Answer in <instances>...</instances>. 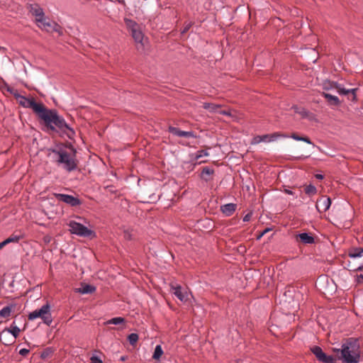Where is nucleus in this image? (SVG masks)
I'll use <instances>...</instances> for the list:
<instances>
[{
    "label": "nucleus",
    "instance_id": "29",
    "mask_svg": "<svg viewBox=\"0 0 363 363\" xmlns=\"http://www.w3.org/2000/svg\"><path fill=\"white\" fill-rule=\"evenodd\" d=\"M266 141H267V136H263V135H257L252 139L251 145H257L261 142H266Z\"/></svg>",
    "mask_w": 363,
    "mask_h": 363
},
{
    "label": "nucleus",
    "instance_id": "21",
    "mask_svg": "<svg viewBox=\"0 0 363 363\" xmlns=\"http://www.w3.org/2000/svg\"><path fill=\"white\" fill-rule=\"evenodd\" d=\"M222 106L220 104H216L213 103H203V108L204 109L208 110L211 113H216L218 112V108H220Z\"/></svg>",
    "mask_w": 363,
    "mask_h": 363
},
{
    "label": "nucleus",
    "instance_id": "11",
    "mask_svg": "<svg viewBox=\"0 0 363 363\" xmlns=\"http://www.w3.org/2000/svg\"><path fill=\"white\" fill-rule=\"evenodd\" d=\"M168 131L178 137H184V138H196L197 135L193 131H184L182 130L177 128L169 126L168 128Z\"/></svg>",
    "mask_w": 363,
    "mask_h": 363
},
{
    "label": "nucleus",
    "instance_id": "1",
    "mask_svg": "<svg viewBox=\"0 0 363 363\" xmlns=\"http://www.w3.org/2000/svg\"><path fill=\"white\" fill-rule=\"evenodd\" d=\"M9 91L16 99L19 105L23 108H32L38 114L40 118L44 121L47 127L52 130L57 128L65 133L69 138H72L75 133L65 122V119L60 116L55 110L47 109L41 103H36L33 98H27L18 94L17 90L8 87Z\"/></svg>",
    "mask_w": 363,
    "mask_h": 363
},
{
    "label": "nucleus",
    "instance_id": "13",
    "mask_svg": "<svg viewBox=\"0 0 363 363\" xmlns=\"http://www.w3.org/2000/svg\"><path fill=\"white\" fill-rule=\"evenodd\" d=\"M173 291V294L182 302H185L188 300V294L186 291H183L181 286H171Z\"/></svg>",
    "mask_w": 363,
    "mask_h": 363
},
{
    "label": "nucleus",
    "instance_id": "27",
    "mask_svg": "<svg viewBox=\"0 0 363 363\" xmlns=\"http://www.w3.org/2000/svg\"><path fill=\"white\" fill-rule=\"evenodd\" d=\"M163 354V350L161 345H158L155 347V351L152 355V358L155 360H159Z\"/></svg>",
    "mask_w": 363,
    "mask_h": 363
},
{
    "label": "nucleus",
    "instance_id": "17",
    "mask_svg": "<svg viewBox=\"0 0 363 363\" xmlns=\"http://www.w3.org/2000/svg\"><path fill=\"white\" fill-rule=\"evenodd\" d=\"M297 239L298 238L300 241L303 244H313L315 242L314 238L308 233H299L296 235Z\"/></svg>",
    "mask_w": 363,
    "mask_h": 363
},
{
    "label": "nucleus",
    "instance_id": "15",
    "mask_svg": "<svg viewBox=\"0 0 363 363\" xmlns=\"http://www.w3.org/2000/svg\"><path fill=\"white\" fill-rule=\"evenodd\" d=\"M20 329L18 326L12 324L9 328H5L0 334V339L1 340L2 336L6 333L12 334L13 340L19 335Z\"/></svg>",
    "mask_w": 363,
    "mask_h": 363
},
{
    "label": "nucleus",
    "instance_id": "44",
    "mask_svg": "<svg viewBox=\"0 0 363 363\" xmlns=\"http://www.w3.org/2000/svg\"><path fill=\"white\" fill-rule=\"evenodd\" d=\"M1 244L3 245V246L4 247L6 245H7V244L10 243V242H9V239L7 238V239H6L5 240H4L3 242H1Z\"/></svg>",
    "mask_w": 363,
    "mask_h": 363
},
{
    "label": "nucleus",
    "instance_id": "9",
    "mask_svg": "<svg viewBox=\"0 0 363 363\" xmlns=\"http://www.w3.org/2000/svg\"><path fill=\"white\" fill-rule=\"evenodd\" d=\"M54 196L57 200L64 202L72 207L78 206L82 203V201L79 198L74 197L72 195L65 194H54Z\"/></svg>",
    "mask_w": 363,
    "mask_h": 363
},
{
    "label": "nucleus",
    "instance_id": "10",
    "mask_svg": "<svg viewBox=\"0 0 363 363\" xmlns=\"http://www.w3.org/2000/svg\"><path fill=\"white\" fill-rule=\"evenodd\" d=\"M323 88L324 90H330V89H336L337 92L340 94H347L348 92H353L354 90L351 91H345V88L341 85L340 84L330 81L325 80L323 83Z\"/></svg>",
    "mask_w": 363,
    "mask_h": 363
},
{
    "label": "nucleus",
    "instance_id": "23",
    "mask_svg": "<svg viewBox=\"0 0 363 363\" xmlns=\"http://www.w3.org/2000/svg\"><path fill=\"white\" fill-rule=\"evenodd\" d=\"M351 90H354V91L348 92L347 94H340V95L347 96L348 100L355 102V101H357V91L358 90V88L345 89V91H351Z\"/></svg>",
    "mask_w": 363,
    "mask_h": 363
},
{
    "label": "nucleus",
    "instance_id": "18",
    "mask_svg": "<svg viewBox=\"0 0 363 363\" xmlns=\"http://www.w3.org/2000/svg\"><path fill=\"white\" fill-rule=\"evenodd\" d=\"M347 255L352 259L363 257V247H351L348 250Z\"/></svg>",
    "mask_w": 363,
    "mask_h": 363
},
{
    "label": "nucleus",
    "instance_id": "32",
    "mask_svg": "<svg viewBox=\"0 0 363 363\" xmlns=\"http://www.w3.org/2000/svg\"><path fill=\"white\" fill-rule=\"evenodd\" d=\"M138 338L137 333H131L128 336V340L131 345H134L138 342Z\"/></svg>",
    "mask_w": 363,
    "mask_h": 363
},
{
    "label": "nucleus",
    "instance_id": "42",
    "mask_svg": "<svg viewBox=\"0 0 363 363\" xmlns=\"http://www.w3.org/2000/svg\"><path fill=\"white\" fill-rule=\"evenodd\" d=\"M251 216L252 214L251 213H247V215H245L243 218V221L244 222H247L250 220V218H251Z\"/></svg>",
    "mask_w": 363,
    "mask_h": 363
},
{
    "label": "nucleus",
    "instance_id": "40",
    "mask_svg": "<svg viewBox=\"0 0 363 363\" xmlns=\"http://www.w3.org/2000/svg\"><path fill=\"white\" fill-rule=\"evenodd\" d=\"M218 113L221 115H224V116H231V113H230V110H223V111H218Z\"/></svg>",
    "mask_w": 363,
    "mask_h": 363
},
{
    "label": "nucleus",
    "instance_id": "5",
    "mask_svg": "<svg viewBox=\"0 0 363 363\" xmlns=\"http://www.w3.org/2000/svg\"><path fill=\"white\" fill-rule=\"evenodd\" d=\"M37 26L43 30L47 32H56L60 35H62V27L57 24V23L50 21L48 17H46L45 13L41 18H37L35 20Z\"/></svg>",
    "mask_w": 363,
    "mask_h": 363
},
{
    "label": "nucleus",
    "instance_id": "37",
    "mask_svg": "<svg viewBox=\"0 0 363 363\" xmlns=\"http://www.w3.org/2000/svg\"><path fill=\"white\" fill-rule=\"evenodd\" d=\"M29 350L23 348L20 350L19 354L22 356H26L29 353Z\"/></svg>",
    "mask_w": 363,
    "mask_h": 363
},
{
    "label": "nucleus",
    "instance_id": "35",
    "mask_svg": "<svg viewBox=\"0 0 363 363\" xmlns=\"http://www.w3.org/2000/svg\"><path fill=\"white\" fill-rule=\"evenodd\" d=\"M51 352H52L51 349H50V348H47V349H45V350L41 353L40 357H41L42 358H44V359H45V358H46V357H48L51 354Z\"/></svg>",
    "mask_w": 363,
    "mask_h": 363
},
{
    "label": "nucleus",
    "instance_id": "39",
    "mask_svg": "<svg viewBox=\"0 0 363 363\" xmlns=\"http://www.w3.org/2000/svg\"><path fill=\"white\" fill-rule=\"evenodd\" d=\"M356 282L359 284L363 283V274H359L357 276Z\"/></svg>",
    "mask_w": 363,
    "mask_h": 363
},
{
    "label": "nucleus",
    "instance_id": "6",
    "mask_svg": "<svg viewBox=\"0 0 363 363\" xmlns=\"http://www.w3.org/2000/svg\"><path fill=\"white\" fill-rule=\"evenodd\" d=\"M68 226L69 227V231L72 234H74L84 238L96 237V233L94 231L89 229L84 225L74 220H70L68 223Z\"/></svg>",
    "mask_w": 363,
    "mask_h": 363
},
{
    "label": "nucleus",
    "instance_id": "45",
    "mask_svg": "<svg viewBox=\"0 0 363 363\" xmlns=\"http://www.w3.org/2000/svg\"><path fill=\"white\" fill-rule=\"evenodd\" d=\"M333 350L335 353H337V354L340 353L341 354V348L340 349L333 348Z\"/></svg>",
    "mask_w": 363,
    "mask_h": 363
},
{
    "label": "nucleus",
    "instance_id": "24",
    "mask_svg": "<svg viewBox=\"0 0 363 363\" xmlns=\"http://www.w3.org/2000/svg\"><path fill=\"white\" fill-rule=\"evenodd\" d=\"M96 288L90 284H84L82 285L80 289H79V292L82 294H91L94 292Z\"/></svg>",
    "mask_w": 363,
    "mask_h": 363
},
{
    "label": "nucleus",
    "instance_id": "41",
    "mask_svg": "<svg viewBox=\"0 0 363 363\" xmlns=\"http://www.w3.org/2000/svg\"><path fill=\"white\" fill-rule=\"evenodd\" d=\"M124 238L126 239V240H131V234L128 232V231H125L124 232Z\"/></svg>",
    "mask_w": 363,
    "mask_h": 363
},
{
    "label": "nucleus",
    "instance_id": "20",
    "mask_svg": "<svg viewBox=\"0 0 363 363\" xmlns=\"http://www.w3.org/2000/svg\"><path fill=\"white\" fill-rule=\"evenodd\" d=\"M30 11L35 16V20L38 18H41L45 13L43 9L37 4L31 6Z\"/></svg>",
    "mask_w": 363,
    "mask_h": 363
},
{
    "label": "nucleus",
    "instance_id": "48",
    "mask_svg": "<svg viewBox=\"0 0 363 363\" xmlns=\"http://www.w3.org/2000/svg\"><path fill=\"white\" fill-rule=\"evenodd\" d=\"M121 361H124V360L125 359V358L124 357H122L121 358Z\"/></svg>",
    "mask_w": 363,
    "mask_h": 363
},
{
    "label": "nucleus",
    "instance_id": "30",
    "mask_svg": "<svg viewBox=\"0 0 363 363\" xmlns=\"http://www.w3.org/2000/svg\"><path fill=\"white\" fill-rule=\"evenodd\" d=\"M125 323V319L122 317H116L107 321V324L119 325Z\"/></svg>",
    "mask_w": 363,
    "mask_h": 363
},
{
    "label": "nucleus",
    "instance_id": "3",
    "mask_svg": "<svg viewBox=\"0 0 363 363\" xmlns=\"http://www.w3.org/2000/svg\"><path fill=\"white\" fill-rule=\"evenodd\" d=\"M361 349L357 338L349 337L341 346V355L337 359L342 363H359L360 362Z\"/></svg>",
    "mask_w": 363,
    "mask_h": 363
},
{
    "label": "nucleus",
    "instance_id": "19",
    "mask_svg": "<svg viewBox=\"0 0 363 363\" xmlns=\"http://www.w3.org/2000/svg\"><path fill=\"white\" fill-rule=\"evenodd\" d=\"M322 95L326 99L328 103L332 106H339L340 101L338 97L330 94L323 92Z\"/></svg>",
    "mask_w": 363,
    "mask_h": 363
},
{
    "label": "nucleus",
    "instance_id": "28",
    "mask_svg": "<svg viewBox=\"0 0 363 363\" xmlns=\"http://www.w3.org/2000/svg\"><path fill=\"white\" fill-rule=\"evenodd\" d=\"M291 138L297 141H303L308 144H313L312 141L308 137H301L295 133L291 135Z\"/></svg>",
    "mask_w": 363,
    "mask_h": 363
},
{
    "label": "nucleus",
    "instance_id": "49",
    "mask_svg": "<svg viewBox=\"0 0 363 363\" xmlns=\"http://www.w3.org/2000/svg\"><path fill=\"white\" fill-rule=\"evenodd\" d=\"M3 245L0 242V250L3 247Z\"/></svg>",
    "mask_w": 363,
    "mask_h": 363
},
{
    "label": "nucleus",
    "instance_id": "22",
    "mask_svg": "<svg viewBox=\"0 0 363 363\" xmlns=\"http://www.w3.org/2000/svg\"><path fill=\"white\" fill-rule=\"evenodd\" d=\"M291 108L294 109L295 113L299 114L303 118L309 116L310 113L304 108L293 106Z\"/></svg>",
    "mask_w": 363,
    "mask_h": 363
},
{
    "label": "nucleus",
    "instance_id": "16",
    "mask_svg": "<svg viewBox=\"0 0 363 363\" xmlns=\"http://www.w3.org/2000/svg\"><path fill=\"white\" fill-rule=\"evenodd\" d=\"M235 210L236 204L232 203L225 204L220 207L221 212L226 216L233 215Z\"/></svg>",
    "mask_w": 363,
    "mask_h": 363
},
{
    "label": "nucleus",
    "instance_id": "8",
    "mask_svg": "<svg viewBox=\"0 0 363 363\" xmlns=\"http://www.w3.org/2000/svg\"><path fill=\"white\" fill-rule=\"evenodd\" d=\"M311 352L315 355L318 361L322 363H335L336 358L332 355H327L319 346H313L311 347Z\"/></svg>",
    "mask_w": 363,
    "mask_h": 363
},
{
    "label": "nucleus",
    "instance_id": "36",
    "mask_svg": "<svg viewBox=\"0 0 363 363\" xmlns=\"http://www.w3.org/2000/svg\"><path fill=\"white\" fill-rule=\"evenodd\" d=\"M90 359L91 363H103L101 358L97 356H92Z\"/></svg>",
    "mask_w": 363,
    "mask_h": 363
},
{
    "label": "nucleus",
    "instance_id": "14",
    "mask_svg": "<svg viewBox=\"0 0 363 363\" xmlns=\"http://www.w3.org/2000/svg\"><path fill=\"white\" fill-rule=\"evenodd\" d=\"M214 172V169L213 167H204L201 170L200 177L201 179L206 182L211 181L213 179L212 176L213 175Z\"/></svg>",
    "mask_w": 363,
    "mask_h": 363
},
{
    "label": "nucleus",
    "instance_id": "33",
    "mask_svg": "<svg viewBox=\"0 0 363 363\" xmlns=\"http://www.w3.org/2000/svg\"><path fill=\"white\" fill-rule=\"evenodd\" d=\"M23 238V235H12L9 238H8L10 243L11 242H18L20 240H21Z\"/></svg>",
    "mask_w": 363,
    "mask_h": 363
},
{
    "label": "nucleus",
    "instance_id": "12",
    "mask_svg": "<svg viewBox=\"0 0 363 363\" xmlns=\"http://www.w3.org/2000/svg\"><path fill=\"white\" fill-rule=\"evenodd\" d=\"M331 205V200L329 197L323 196L316 202L315 208L319 212L327 211Z\"/></svg>",
    "mask_w": 363,
    "mask_h": 363
},
{
    "label": "nucleus",
    "instance_id": "47",
    "mask_svg": "<svg viewBox=\"0 0 363 363\" xmlns=\"http://www.w3.org/2000/svg\"><path fill=\"white\" fill-rule=\"evenodd\" d=\"M188 30V28H184V30L182 33H185Z\"/></svg>",
    "mask_w": 363,
    "mask_h": 363
},
{
    "label": "nucleus",
    "instance_id": "25",
    "mask_svg": "<svg viewBox=\"0 0 363 363\" xmlns=\"http://www.w3.org/2000/svg\"><path fill=\"white\" fill-rule=\"evenodd\" d=\"M263 136H267V141L265 143L275 141L276 140H277L279 138L286 137V135H282L279 133H274L272 134H266V135H263Z\"/></svg>",
    "mask_w": 363,
    "mask_h": 363
},
{
    "label": "nucleus",
    "instance_id": "26",
    "mask_svg": "<svg viewBox=\"0 0 363 363\" xmlns=\"http://www.w3.org/2000/svg\"><path fill=\"white\" fill-rule=\"evenodd\" d=\"M13 306H6L0 311V317L4 318H8L12 311Z\"/></svg>",
    "mask_w": 363,
    "mask_h": 363
},
{
    "label": "nucleus",
    "instance_id": "34",
    "mask_svg": "<svg viewBox=\"0 0 363 363\" xmlns=\"http://www.w3.org/2000/svg\"><path fill=\"white\" fill-rule=\"evenodd\" d=\"M208 155L209 154L206 150H199L196 152L195 158H196V160H198L200 157H202L203 156H208Z\"/></svg>",
    "mask_w": 363,
    "mask_h": 363
},
{
    "label": "nucleus",
    "instance_id": "7",
    "mask_svg": "<svg viewBox=\"0 0 363 363\" xmlns=\"http://www.w3.org/2000/svg\"><path fill=\"white\" fill-rule=\"evenodd\" d=\"M125 26L130 32L132 37L136 43H142L144 34L141 30L140 26L137 22L130 18H124Z\"/></svg>",
    "mask_w": 363,
    "mask_h": 363
},
{
    "label": "nucleus",
    "instance_id": "4",
    "mask_svg": "<svg viewBox=\"0 0 363 363\" xmlns=\"http://www.w3.org/2000/svg\"><path fill=\"white\" fill-rule=\"evenodd\" d=\"M40 318L43 323L50 326L52 322V318L50 313V306L48 303L43 305L40 308L30 312L28 315V319L33 320Z\"/></svg>",
    "mask_w": 363,
    "mask_h": 363
},
{
    "label": "nucleus",
    "instance_id": "46",
    "mask_svg": "<svg viewBox=\"0 0 363 363\" xmlns=\"http://www.w3.org/2000/svg\"><path fill=\"white\" fill-rule=\"evenodd\" d=\"M286 193L288 194H293V192L291 190H286Z\"/></svg>",
    "mask_w": 363,
    "mask_h": 363
},
{
    "label": "nucleus",
    "instance_id": "2",
    "mask_svg": "<svg viewBox=\"0 0 363 363\" xmlns=\"http://www.w3.org/2000/svg\"><path fill=\"white\" fill-rule=\"evenodd\" d=\"M50 151L53 154V160L58 167H60L65 171L71 172L78 168L79 161L77 159V151L70 145L57 146Z\"/></svg>",
    "mask_w": 363,
    "mask_h": 363
},
{
    "label": "nucleus",
    "instance_id": "43",
    "mask_svg": "<svg viewBox=\"0 0 363 363\" xmlns=\"http://www.w3.org/2000/svg\"><path fill=\"white\" fill-rule=\"evenodd\" d=\"M315 178L318 179H323L324 178L323 175V174H315Z\"/></svg>",
    "mask_w": 363,
    "mask_h": 363
},
{
    "label": "nucleus",
    "instance_id": "38",
    "mask_svg": "<svg viewBox=\"0 0 363 363\" xmlns=\"http://www.w3.org/2000/svg\"><path fill=\"white\" fill-rule=\"evenodd\" d=\"M271 230V228L264 229L257 238V240H260V238L265 235L267 233Z\"/></svg>",
    "mask_w": 363,
    "mask_h": 363
},
{
    "label": "nucleus",
    "instance_id": "31",
    "mask_svg": "<svg viewBox=\"0 0 363 363\" xmlns=\"http://www.w3.org/2000/svg\"><path fill=\"white\" fill-rule=\"evenodd\" d=\"M317 192L316 187L312 184H309L305 188V193L308 195H314Z\"/></svg>",
    "mask_w": 363,
    "mask_h": 363
}]
</instances>
